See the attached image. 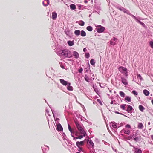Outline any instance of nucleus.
<instances>
[{
  "mask_svg": "<svg viewBox=\"0 0 153 153\" xmlns=\"http://www.w3.org/2000/svg\"><path fill=\"white\" fill-rule=\"evenodd\" d=\"M57 54L60 56H63L65 58H71L72 56L71 52L67 49H65L61 51Z\"/></svg>",
  "mask_w": 153,
  "mask_h": 153,
  "instance_id": "nucleus-1",
  "label": "nucleus"
},
{
  "mask_svg": "<svg viewBox=\"0 0 153 153\" xmlns=\"http://www.w3.org/2000/svg\"><path fill=\"white\" fill-rule=\"evenodd\" d=\"M75 123L76 128L80 132V133L85 134V131L84 130V127L83 124L77 121H75Z\"/></svg>",
  "mask_w": 153,
  "mask_h": 153,
  "instance_id": "nucleus-2",
  "label": "nucleus"
},
{
  "mask_svg": "<svg viewBox=\"0 0 153 153\" xmlns=\"http://www.w3.org/2000/svg\"><path fill=\"white\" fill-rule=\"evenodd\" d=\"M118 70L120 72L126 76H128L127 69L126 68L120 66L118 68Z\"/></svg>",
  "mask_w": 153,
  "mask_h": 153,
  "instance_id": "nucleus-3",
  "label": "nucleus"
},
{
  "mask_svg": "<svg viewBox=\"0 0 153 153\" xmlns=\"http://www.w3.org/2000/svg\"><path fill=\"white\" fill-rule=\"evenodd\" d=\"M121 79L122 83L124 85H127L128 84V82L126 79L124 77H121Z\"/></svg>",
  "mask_w": 153,
  "mask_h": 153,
  "instance_id": "nucleus-4",
  "label": "nucleus"
},
{
  "mask_svg": "<svg viewBox=\"0 0 153 153\" xmlns=\"http://www.w3.org/2000/svg\"><path fill=\"white\" fill-rule=\"evenodd\" d=\"M59 80L60 82L64 85H67L69 83L63 79H60Z\"/></svg>",
  "mask_w": 153,
  "mask_h": 153,
  "instance_id": "nucleus-5",
  "label": "nucleus"
},
{
  "mask_svg": "<svg viewBox=\"0 0 153 153\" xmlns=\"http://www.w3.org/2000/svg\"><path fill=\"white\" fill-rule=\"evenodd\" d=\"M84 141H77L76 142V145L78 147H79L83 146L84 144Z\"/></svg>",
  "mask_w": 153,
  "mask_h": 153,
  "instance_id": "nucleus-6",
  "label": "nucleus"
},
{
  "mask_svg": "<svg viewBox=\"0 0 153 153\" xmlns=\"http://www.w3.org/2000/svg\"><path fill=\"white\" fill-rule=\"evenodd\" d=\"M56 126L57 129L58 131H61L63 130V128L61 125L59 123H58L56 125Z\"/></svg>",
  "mask_w": 153,
  "mask_h": 153,
  "instance_id": "nucleus-7",
  "label": "nucleus"
},
{
  "mask_svg": "<svg viewBox=\"0 0 153 153\" xmlns=\"http://www.w3.org/2000/svg\"><path fill=\"white\" fill-rule=\"evenodd\" d=\"M105 29V28L103 27H101L100 28H97V30L98 33H102L103 32Z\"/></svg>",
  "mask_w": 153,
  "mask_h": 153,
  "instance_id": "nucleus-8",
  "label": "nucleus"
},
{
  "mask_svg": "<svg viewBox=\"0 0 153 153\" xmlns=\"http://www.w3.org/2000/svg\"><path fill=\"white\" fill-rule=\"evenodd\" d=\"M72 56H73L75 58L78 59L79 57V54L78 53L75 51H74L73 52Z\"/></svg>",
  "mask_w": 153,
  "mask_h": 153,
  "instance_id": "nucleus-9",
  "label": "nucleus"
},
{
  "mask_svg": "<svg viewBox=\"0 0 153 153\" xmlns=\"http://www.w3.org/2000/svg\"><path fill=\"white\" fill-rule=\"evenodd\" d=\"M42 149L43 153H45V150H48L49 147L48 146L45 145L44 146L42 147Z\"/></svg>",
  "mask_w": 153,
  "mask_h": 153,
  "instance_id": "nucleus-10",
  "label": "nucleus"
},
{
  "mask_svg": "<svg viewBox=\"0 0 153 153\" xmlns=\"http://www.w3.org/2000/svg\"><path fill=\"white\" fill-rule=\"evenodd\" d=\"M127 109L126 110V111H127L128 113H130L131 110L133 109V108L132 106L128 105H127Z\"/></svg>",
  "mask_w": 153,
  "mask_h": 153,
  "instance_id": "nucleus-11",
  "label": "nucleus"
},
{
  "mask_svg": "<svg viewBox=\"0 0 153 153\" xmlns=\"http://www.w3.org/2000/svg\"><path fill=\"white\" fill-rule=\"evenodd\" d=\"M57 17V14L56 12H53L52 13V19L55 20L56 19Z\"/></svg>",
  "mask_w": 153,
  "mask_h": 153,
  "instance_id": "nucleus-12",
  "label": "nucleus"
},
{
  "mask_svg": "<svg viewBox=\"0 0 153 153\" xmlns=\"http://www.w3.org/2000/svg\"><path fill=\"white\" fill-rule=\"evenodd\" d=\"M88 143L91 147L93 148L94 146V143L90 139L88 140Z\"/></svg>",
  "mask_w": 153,
  "mask_h": 153,
  "instance_id": "nucleus-13",
  "label": "nucleus"
},
{
  "mask_svg": "<svg viewBox=\"0 0 153 153\" xmlns=\"http://www.w3.org/2000/svg\"><path fill=\"white\" fill-rule=\"evenodd\" d=\"M111 126L114 128H116L117 127V123H111Z\"/></svg>",
  "mask_w": 153,
  "mask_h": 153,
  "instance_id": "nucleus-14",
  "label": "nucleus"
},
{
  "mask_svg": "<svg viewBox=\"0 0 153 153\" xmlns=\"http://www.w3.org/2000/svg\"><path fill=\"white\" fill-rule=\"evenodd\" d=\"M74 34L77 36H79L80 34V31L79 30H75L74 32Z\"/></svg>",
  "mask_w": 153,
  "mask_h": 153,
  "instance_id": "nucleus-15",
  "label": "nucleus"
},
{
  "mask_svg": "<svg viewBox=\"0 0 153 153\" xmlns=\"http://www.w3.org/2000/svg\"><path fill=\"white\" fill-rule=\"evenodd\" d=\"M70 83L68 84V85H67V89L69 91H71L73 90V88L72 86L70 85Z\"/></svg>",
  "mask_w": 153,
  "mask_h": 153,
  "instance_id": "nucleus-16",
  "label": "nucleus"
},
{
  "mask_svg": "<svg viewBox=\"0 0 153 153\" xmlns=\"http://www.w3.org/2000/svg\"><path fill=\"white\" fill-rule=\"evenodd\" d=\"M143 127V124L141 123H139L138 125V128L140 129H142Z\"/></svg>",
  "mask_w": 153,
  "mask_h": 153,
  "instance_id": "nucleus-17",
  "label": "nucleus"
},
{
  "mask_svg": "<svg viewBox=\"0 0 153 153\" xmlns=\"http://www.w3.org/2000/svg\"><path fill=\"white\" fill-rule=\"evenodd\" d=\"M128 15L131 16L134 19H135L136 21L138 20V19H140L139 17H136L135 16H134L133 15H132L131 13L130 12L128 14Z\"/></svg>",
  "mask_w": 153,
  "mask_h": 153,
  "instance_id": "nucleus-18",
  "label": "nucleus"
},
{
  "mask_svg": "<svg viewBox=\"0 0 153 153\" xmlns=\"http://www.w3.org/2000/svg\"><path fill=\"white\" fill-rule=\"evenodd\" d=\"M144 94L146 96H148L149 94V92L147 90L145 89L143 91Z\"/></svg>",
  "mask_w": 153,
  "mask_h": 153,
  "instance_id": "nucleus-19",
  "label": "nucleus"
},
{
  "mask_svg": "<svg viewBox=\"0 0 153 153\" xmlns=\"http://www.w3.org/2000/svg\"><path fill=\"white\" fill-rule=\"evenodd\" d=\"M139 108L140 111L142 112H143L144 110L145 109V108L144 107L141 105H139Z\"/></svg>",
  "mask_w": 153,
  "mask_h": 153,
  "instance_id": "nucleus-20",
  "label": "nucleus"
},
{
  "mask_svg": "<svg viewBox=\"0 0 153 153\" xmlns=\"http://www.w3.org/2000/svg\"><path fill=\"white\" fill-rule=\"evenodd\" d=\"M135 153H142V151L140 149L136 148H135Z\"/></svg>",
  "mask_w": 153,
  "mask_h": 153,
  "instance_id": "nucleus-21",
  "label": "nucleus"
},
{
  "mask_svg": "<svg viewBox=\"0 0 153 153\" xmlns=\"http://www.w3.org/2000/svg\"><path fill=\"white\" fill-rule=\"evenodd\" d=\"M122 131L125 134L128 135H129L130 133V131L129 130H125L123 129L122 130Z\"/></svg>",
  "mask_w": 153,
  "mask_h": 153,
  "instance_id": "nucleus-22",
  "label": "nucleus"
},
{
  "mask_svg": "<svg viewBox=\"0 0 153 153\" xmlns=\"http://www.w3.org/2000/svg\"><path fill=\"white\" fill-rule=\"evenodd\" d=\"M70 7L71 10H74L76 9V6L74 4H71L70 5Z\"/></svg>",
  "mask_w": 153,
  "mask_h": 153,
  "instance_id": "nucleus-23",
  "label": "nucleus"
},
{
  "mask_svg": "<svg viewBox=\"0 0 153 153\" xmlns=\"http://www.w3.org/2000/svg\"><path fill=\"white\" fill-rule=\"evenodd\" d=\"M80 34L81 36L82 37H85L86 36V33L83 30H81L80 33Z\"/></svg>",
  "mask_w": 153,
  "mask_h": 153,
  "instance_id": "nucleus-24",
  "label": "nucleus"
},
{
  "mask_svg": "<svg viewBox=\"0 0 153 153\" xmlns=\"http://www.w3.org/2000/svg\"><path fill=\"white\" fill-rule=\"evenodd\" d=\"M67 43L68 45L70 46H72L74 45V43L73 41H68Z\"/></svg>",
  "mask_w": 153,
  "mask_h": 153,
  "instance_id": "nucleus-25",
  "label": "nucleus"
},
{
  "mask_svg": "<svg viewBox=\"0 0 153 153\" xmlns=\"http://www.w3.org/2000/svg\"><path fill=\"white\" fill-rule=\"evenodd\" d=\"M82 134L83 135H80L79 136H78V138H79V139H81L82 138H83V137L84 136H85L86 135V132H85V133H83V134Z\"/></svg>",
  "mask_w": 153,
  "mask_h": 153,
  "instance_id": "nucleus-26",
  "label": "nucleus"
},
{
  "mask_svg": "<svg viewBox=\"0 0 153 153\" xmlns=\"http://www.w3.org/2000/svg\"><path fill=\"white\" fill-rule=\"evenodd\" d=\"M87 30L89 31H91L93 30L92 27L91 26H88L86 27Z\"/></svg>",
  "mask_w": 153,
  "mask_h": 153,
  "instance_id": "nucleus-27",
  "label": "nucleus"
},
{
  "mask_svg": "<svg viewBox=\"0 0 153 153\" xmlns=\"http://www.w3.org/2000/svg\"><path fill=\"white\" fill-rule=\"evenodd\" d=\"M79 25L81 26H83L84 25L85 23L83 21L81 20L79 22Z\"/></svg>",
  "mask_w": 153,
  "mask_h": 153,
  "instance_id": "nucleus-28",
  "label": "nucleus"
},
{
  "mask_svg": "<svg viewBox=\"0 0 153 153\" xmlns=\"http://www.w3.org/2000/svg\"><path fill=\"white\" fill-rule=\"evenodd\" d=\"M131 97L127 96H126L125 99L129 102H130L131 101Z\"/></svg>",
  "mask_w": 153,
  "mask_h": 153,
  "instance_id": "nucleus-29",
  "label": "nucleus"
},
{
  "mask_svg": "<svg viewBox=\"0 0 153 153\" xmlns=\"http://www.w3.org/2000/svg\"><path fill=\"white\" fill-rule=\"evenodd\" d=\"M122 11H123L124 13H126L128 14L129 13V12L128 10L126 9H125L124 7H123V8Z\"/></svg>",
  "mask_w": 153,
  "mask_h": 153,
  "instance_id": "nucleus-30",
  "label": "nucleus"
},
{
  "mask_svg": "<svg viewBox=\"0 0 153 153\" xmlns=\"http://www.w3.org/2000/svg\"><path fill=\"white\" fill-rule=\"evenodd\" d=\"M84 78L85 80L87 82H88L89 81V78L88 76L86 75H85Z\"/></svg>",
  "mask_w": 153,
  "mask_h": 153,
  "instance_id": "nucleus-31",
  "label": "nucleus"
},
{
  "mask_svg": "<svg viewBox=\"0 0 153 153\" xmlns=\"http://www.w3.org/2000/svg\"><path fill=\"white\" fill-rule=\"evenodd\" d=\"M140 136H139V137H135V138H134V140L136 142H137L138 141H139V140H140Z\"/></svg>",
  "mask_w": 153,
  "mask_h": 153,
  "instance_id": "nucleus-32",
  "label": "nucleus"
},
{
  "mask_svg": "<svg viewBox=\"0 0 153 153\" xmlns=\"http://www.w3.org/2000/svg\"><path fill=\"white\" fill-rule=\"evenodd\" d=\"M110 44L112 45H116V43L115 42H114L113 41H112L111 40L110 41Z\"/></svg>",
  "mask_w": 153,
  "mask_h": 153,
  "instance_id": "nucleus-33",
  "label": "nucleus"
},
{
  "mask_svg": "<svg viewBox=\"0 0 153 153\" xmlns=\"http://www.w3.org/2000/svg\"><path fill=\"white\" fill-rule=\"evenodd\" d=\"M119 94L122 97H124L125 94L123 92L121 91H120L119 92Z\"/></svg>",
  "mask_w": 153,
  "mask_h": 153,
  "instance_id": "nucleus-34",
  "label": "nucleus"
},
{
  "mask_svg": "<svg viewBox=\"0 0 153 153\" xmlns=\"http://www.w3.org/2000/svg\"><path fill=\"white\" fill-rule=\"evenodd\" d=\"M126 104H123L120 105V108L123 110H125Z\"/></svg>",
  "mask_w": 153,
  "mask_h": 153,
  "instance_id": "nucleus-35",
  "label": "nucleus"
},
{
  "mask_svg": "<svg viewBox=\"0 0 153 153\" xmlns=\"http://www.w3.org/2000/svg\"><path fill=\"white\" fill-rule=\"evenodd\" d=\"M68 129H69V131H70V132L71 133H73V131L72 130V129L71 126H70L69 124H68Z\"/></svg>",
  "mask_w": 153,
  "mask_h": 153,
  "instance_id": "nucleus-36",
  "label": "nucleus"
},
{
  "mask_svg": "<svg viewBox=\"0 0 153 153\" xmlns=\"http://www.w3.org/2000/svg\"><path fill=\"white\" fill-rule=\"evenodd\" d=\"M90 64L93 65H94L95 64V62H94V60L93 59H91L90 61Z\"/></svg>",
  "mask_w": 153,
  "mask_h": 153,
  "instance_id": "nucleus-37",
  "label": "nucleus"
},
{
  "mask_svg": "<svg viewBox=\"0 0 153 153\" xmlns=\"http://www.w3.org/2000/svg\"><path fill=\"white\" fill-rule=\"evenodd\" d=\"M116 7L117 9L119 10H120L122 11L123 10V7H121L120 6H117Z\"/></svg>",
  "mask_w": 153,
  "mask_h": 153,
  "instance_id": "nucleus-38",
  "label": "nucleus"
},
{
  "mask_svg": "<svg viewBox=\"0 0 153 153\" xmlns=\"http://www.w3.org/2000/svg\"><path fill=\"white\" fill-rule=\"evenodd\" d=\"M137 21L139 22V23H140L141 25L142 26H145V24L140 21L138 20H138H137Z\"/></svg>",
  "mask_w": 153,
  "mask_h": 153,
  "instance_id": "nucleus-39",
  "label": "nucleus"
},
{
  "mask_svg": "<svg viewBox=\"0 0 153 153\" xmlns=\"http://www.w3.org/2000/svg\"><path fill=\"white\" fill-rule=\"evenodd\" d=\"M85 56L86 58H88L90 56V55H89V53H86L85 54Z\"/></svg>",
  "mask_w": 153,
  "mask_h": 153,
  "instance_id": "nucleus-40",
  "label": "nucleus"
},
{
  "mask_svg": "<svg viewBox=\"0 0 153 153\" xmlns=\"http://www.w3.org/2000/svg\"><path fill=\"white\" fill-rule=\"evenodd\" d=\"M118 39L117 38H116L115 37H113L111 39V40L112 41H114L116 42L117 40H118Z\"/></svg>",
  "mask_w": 153,
  "mask_h": 153,
  "instance_id": "nucleus-41",
  "label": "nucleus"
},
{
  "mask_svg": "<svg viewBox=\"0 0 153 153\" xmlns=\"http://www.w3.org/2000/svg\"><path fill=\"white\" fill-rule=\"evenodd\" d=\"M149 45L151 48H153V42L151 41L149 43Z\"/></svg>",
  "mask_w": 153,
  "mask_h": 153,
  "instance_id": "nucleus-42",
  "label": "nucleus"
},
{
  "mask_svg": "<svg viewBox=\"0 0 153 153\" xmlns=\"http://www.w3.org/2000/svg\"><path fill=\"white\" fill-rule=\"evenodd\" d=\"M136 137H137V134L136 133L135 134H133L132 135V136L131 137V138H132V139H133L134 140V138Z\"/></svg>",
  "mask_w": 153,
  "mask_h": 153,
  "instance_id": "nucleus-43",
  "label": "nucleus"
},
{
  "mask_svg": "<svg viewBox=\"0 0 153 153\" xmlns=\"http://www.w3.org/2000/svg\"><path fill=\"white\" fill-rule=\"evenodd\" d=\"M95 142L97 143H99L100 142V140L98 138H95Z\"/></svg>",
  "mask_w": 153,
  "mask_h": 153,
  "instance_id": "nucleus-44",
  "label": "nucleus"
},
{
  "mask_svg": "<svg viewBox=\"0 0 153 153\" xmlns=\"http://www.w3.org/2000/svg\"><path fill=\"white\" fill-rule=\"evenodd\" d=\"M132 93L134 95H137L138 94V93L137 92H136L135 91V90H133L132 91Z\"/></svg>",
  "mask_w": 153,
  "mask_h": 153,
  "instance_id": "nucleus-45",
  "label": "nucleus"
},
{
  "mask_svg": "<svg viewBox=\"0 0 153 153\" xmlns=\"http://www.w3.org/2000/svg\"><path fill=\"white\" fill-rule=\"evenodd\" d=\"M59 119L58 118H56L55 119V123H56V124H57L58 123V122H59Z\"/></svg>",
  "mask_w": 153,
  "mask_h": 153,
  "instance_id": "nucleus-46",
  "label": "nucleus"
},
{
  "mask_svg": "<svg viewBox=\"0 0 153 153\" xmlns=\"http://www.w3.org/2000/svg\"><path fill=\"white\" fill-rule=\"evenodd\" d=\"M137 77L138 78L140 79L141 80L142 79V78L140 74H138L137 75Z\"/></svg>",
  "mask_w": 153,
  "mask_h": 153,
  "instance_id": "nucleus-47",
  "label": "nucleus"
},
{
  "mask_svg": "<svg viewBox=\"0 0 153 153\" xmlns=\"http://www.w3.org/2000/svg\"><path fill=\"white\" fill-rule=\"evenodd\" d=\"M115 113H117V114H121V115H123L124 116H125V117H127L125 115L121 113H120L119 112H118L117 111H115Z\"/></svg>",
  "mask_w": 153,
  "mask_h": 153,
  "instance_id": "nucleus-48",
  "label": "nucleus"
},
{
  "mask_svg": "<svg viewBox=\"0 0 153 153\" xmlns=\"http://www.w3.org/2000/svg\"><path fill=\"white\" fill-rule=\"evenodd\" d=\"M47 4H46L45 5H44V6H48L49 4V0H47Z\"/></svg>",
  "mask_w": 153,
  "mask_h": 153,
  "instance_id": "nucleus-49",
  "label": "nucleus"
},
{
  "mask_svg": "<svg viewBox=\"0 0 153 153\" xmlns=\"http://www.w3.org/2000/svg\"><path fill=\"white\" fill-rule=\"evenodd\" d=\"M83 71V69L82 68H81L79 70V72L80 73H82V71Z\"/></svg>",
  "mask_w": 153,
  "mask_h": 153,
  "instance_id": "nucleus-50",
  "label": "nucleus"
},
{
  "mask_svg": "<svg viewBox=\"0 0 153 153\" xmlns=\"http://www.w3.org/2000/svg\"><path fill=\"white\" fill-rule=\"evenodd\" d=\"M126 128H131V126L130 125H129V124H127L126 126Z\"/></svg>",
  "mask_w": 153,
  "mask_h": 153,
  "instance_id": "nucleus-51",
  "label": "nucleus"
},
{
  "mask_svg": "<svg viewBox=\"0 0 153 153\" xmlns=\"http://www.w3.org/2000/svg\"><path fill=\"white\" fill-rule=\"evenodd\" d=\"M97 101L98 102H99L100 103L101 105H102L100 99H97Z\"/></svg>",
  "mask_w": 153,
  "mask_h": 153,
  "instance_id": "nucleus-52",
  "label": "nucleus"
},
{
  "mask_svg": "<svg viewBox=\"0 0 153 153\" xmlns=\"http://www.w3.org/2000/svg\"><path fill=\"white\" fill-rule=\"evenodd\" d=\"M65 32L67 35H68V34H69V31L65 30Z\"/></svg>",
  "mask_w": 153,
  "mask_h": 153,
  "instance_id": "nucleus-53",
  "label": "nucleus"
},
{
  "mask_svg": "<svg viewBox=\"0 0 153 153\" xmlns=\"http://www.w3.org/2000/svg\"><path fill=\"white\" fill-rule=\"evenodd\" d=\"M78 148H79V149H78V151H81L82 150V149L81 147Z\"/></svg>",
  "mask_w": 153,
  "mask_h": 153,
  "instance_id": "nucleus-54",
  "label": "nucleus"
},
{
  "mask_svg": "<svg viewBox=\"0 0 153 153\" xmlns=\"http://www.w3.org/2000/svg\"><path fill=\"white\" fill-rule=\"evenodd\" d=\"M79 139V138H78V137H74V138H73V140H76V139Z\"/></svg>",
  "mask_w": 153,
  "mask_h": 153,
  "instance_id": "nucleus-55",
  "label": "nucleus"
},
{
  "mask_svg": "<svg viewBox=\"0 0 153 153\" xmlns=\"http://www.w3.org/2000/svg\"><path fill=\"white\" fill-rule=\"evenodd\" d=\"M74 131H73V133H71V136L73 137H74Z\"/></svg>",
  "mask_w": 153,
  "mask_h": 153,
  "instance_id": "nucleus-56",
  "label": "nucleus"
},
{
  "mask_svg": "<svg viewBox=\"0 0 153 153\" xmlns=\"http://www.w3.org/2000/svg\"><path fill=\"white\" fill-rule=\"evenodd\" d=\"M74 134H75V135L76 136H77L78 135V133L77 132H74Z\"/></svg>",
  "mask_w": 153,
  "mask_h": 153,
  "instance_id": "nucleus-57",
  "label": "nucleus"
},
{
  "mask_svg": "<svg viewBox=\"0 0 153 153\" xmlns=\"http://www.w3.org/2000/svg\"><path fill=\"white\" fill-rule=\"evenodd\" d=\"M51 110L52 111V112L53 113V116L55 118V117H54V111H53V110L52 109H51Z\"/></svg>",
  "mask_w": 153,
  "mask_h": 153,
  "instance_id": "nucleus-58",
  "label": "nucleus"
},
{
  "mask_svg": "<svg viewBox=\"0 0 153 153\" xmlns=\"http://www.w3.org/2000/svg\"><path fill=\"white\" fill-rule=\"evenodd\" d=\"M83 51L84 52H85L86 51H87V49H86V48H84V49H83Z\"/></svg>",
  "mask_w": 153,
  "mask_h": 153,
  "instance_id": "nucleus-59",
  "label": "nucleus"
},
{
  "mask_svg": "<svg viewBox=\"0 0 153 153\" xmlns=\"http://www.w3.org/2000/svg\"><path fill=\"white\" fill-rule=\"evenodd\" d=\"M46 113H47L48 114V113H49V111L48 110H47V109H46Z\"/></svg>",
  "mask_w": 153,
  "mask_h": 153,
  "instance_id": "nucleus-60",
  "label": "nucleus"
},
{
  "mask_svg": "<svg viewBox=\"0 0 153 153\" xmlns=\"http://www.w3.org/2000/svg\"><path fill=\"white\" fill-rule=\"evenodd\" d=\"M151 139L153 140V135H152L151 136Z\"/></svg>",
  "mask_w": 153,
  "mask_h": 153,
  "instance_id": "nucleus-61",
  "label": "nucleus"
},
{
  "mask_svg": "<svg viewBox=\"0 0 153 153\" xmlns=\"http://www.w3.org/2000/svg\"><path fill=\"white\" fill-rule=\"evenodd\" d=\"M62 135L64 137H65V136H66V135L64 133Z\"/></svg>",
  "mask_w": 153,
  "mask_h": 153,
  "instance_id": "nucleus-62",
  "label": "nucleus"
},
{
  "mask_svg": "<svg viewBox=\"0 0 153 153\" xmlns=\"http://www.w3.org/2000/svg\"><path fill=\"white\" fill-rule=\"evenodd\" d=\"M61 68H62L63 69H64L65 68H64V66H63V65H62V66H61Z\"/></svg>",
  "mask_w": 153,
  "mask_h": 153,
  "instance_id": "nucleus-63",
  "label": "nucleus"
},
{
  "mask_svg": "<svg viewBox=\"0 0 153 153\" xmlns=\"http://www.w3.org/2000/svg\"><path fill=\"white\" fill-rule=\"evenodd\" d=\"M151 102L152 104L153 105V99L152 100Z\"/></svg>",
  "mask_w": 153,
  "mask_h": 153,
  "instance_id": "nucleus-64",
  "label": "nucleus"
}]
</instances>
